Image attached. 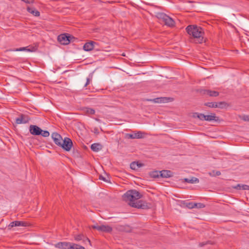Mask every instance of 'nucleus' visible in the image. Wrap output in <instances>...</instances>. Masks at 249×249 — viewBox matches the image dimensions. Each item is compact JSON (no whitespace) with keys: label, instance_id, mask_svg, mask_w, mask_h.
Masks as SVG:
<instances>
[{"label":"nucleus","instance_id":"obj_38","mask_svg":"<svg viewBox=\"0 0 249 249\" xmlns=\"http://www.w3.org/2000/svg\"><path fill=\"white\" fill-rule=\"evenodd\" d=\"M242 119L245 121L249 122V115H246L243 117Z\"/></svg>","mask_w":249,"mask_h":249},{"label":"nucleus","instance_id":"obj_28","mask_svg":"<svg viewBox=\"0 0 249 249\" xmlns=\"http://www.w3.org/2000/svg\"><path fill=\"white\" fill-rule=\"evenodd\" d=\"M217 106L216 107L220 108H223L226 107L227 106V104L225 102H216Z\"/></svg>","mask_w":249,"mask_h":249},{"label":"nucleus","instance_id":"obj_12","mask_svg":"<svg viewBox=\"0 0 249 249\" xmlns=\"http://www.w3.org/2000/svg\"><path fill=\"white\" fill-rule=\"evenodd\" d=\"M82 50L85 51L91 52L94 55L103 54L102 52L104 51L98 49H95V48H82Z\"/></svg>","mask_w":249,"mask_h":249},{"label":"nucleus","instance_id":"obj_18","mask_svg":"<svg viewBox=\"0 0 249 249\" xmlns=\"http://www.w3.org/2000/svg\"><path fill=\"white\" fill-rule=\"evenodd\" d=\"M73 45L77 46L82 45V47H94L95 45H99V44H98V43L96 42L91 40L89 41L84 44H74Z\"/></svg>","mask_w":249,"mask_h":249},{"label":"nucleus","instance_id":"obj_16","mask_svg":"<svg viewBox=\"0 0 249 249\" xmlns=\"http://www.w3.org/2000/svg\"><path fill=\"white\" fill-rule=\"evenodd\" d=\"M173 176V173L170 170H162L160 171V177L162 178H170Z\"/></svg>","mask_w":249,"mask_h":249},{"label":"nucleus","instance_id":"obj_37","mask_svg":"<svg viewBox=\"0 0 249 249\" xmlns=\"http://www.w3.org/2000/svg\"><path fill=\"white\" fill-rule=\"evenodd\" d=\"M91 79L89 77L87 78V82L84 85V87H86L90 83Z\"/></svg>","mask_w":249,"mask_h":249},{"label":"nucleus","instance_id":"obj_29","mask_svg":"<svg viewBox=\"0 0 249 249\" xmlns=\"http://www.w3.org/2000/svg\"><path fill=\"white\" fill-rule=\"evenodd\" d=\"M204 105L211 108H216L217 106L216 102H207L205 103Z\"/></svg>","mask_w":249,"mask_h":249},{"label":"nucleus","instance_id":"obj_6","mask_svg":"<svg viewBox=\"0 0 249 249\" xmlns=\"http://www.w3.org/2000/svg\"><path fill=\"white\" fill-rule=\"evenodd\" d=\"M91 228L98 231L106 233H110L112 231V228L108 225H92L91 226Z\"/></svg>","mask_w":249,"mask_h":249},{"label":"nucleus","instance_id":"obj_43","mask_svg":"<svg viewBox=\"0 0 249 249\" xmlns=\"http://www.w3.org/2000/svg\"><path fill=\"white\" fill-rule=\"evenodd\" d=\"M233 51H235V52H238V51L237 50H234Z\"/></svg>","mask_w":249,"mask_h":249},{"label":"nucleus","instance_id":"obj_22","mask_svg":"<svg viewBox=\"0 0 249 249\" xmlns=\"http://www.w3.org/2000/svg\"><path fill=\"white\" fill-rule=\"evenodd\" d=\"M234 189L237 190H249V186L245 184H238L235 186L233 187Z\"/></svg>","mask_w":249,"mask_h":249},{"label":"nucleus","instance_id":"obj_8","mask_svg":"<svg viewBox=\"0 0 249 249\" xmlns=\"http://www.w3.org/2000/svg\"><path fill=\"white\" fill-rule=\"evenodd\" d=\"M55 247L62 249H73L72 244L66 242H58L55 245Z\"/></svg>","mask_w":249,"mask_h":249},{"label":"nucleus","instance_id":"obj_19","mask_svg":"<svg viewBox=\"0 0 249 249\" xmlns=\"http://www.w3.org/2000/svg\"><path fill=\"white\" fill-rule=\"evenodd\" d=\"M27 10L29 13L32 14L36 17H38L40 15L39 12L36 10L34 7H28L27 8Z\"/></svg>","mask_w":249,"mask_h":249},{"label":"nucleus","instance_id":"obj_21","mask_svg":"<svg viewBox=\"0 0 249 249\" xmlns=\"http://www.w3.org/2000/svg\"><path fill=\"white\" fill-rule=\"evenodd\" d=\"M82 110L84 113L87 115H92L95 114V110L93 108L86 107L82 109Z\"/></svg>","mask_w":249,"mask_h":249},{"label":"nucleus","instance_id":"obj_1","mask_svg":"<svg viewBox=\"0 0 249 249\" xmlns=\"http://www.w3.org/2000/svg\"><path fill=\"white\" fill-rule=\"evenodd\" d=\"M142 197V195L136 190L127 191L123 196V199L129 201V204L134 208L145 209L148 208L147 203L142 200H138Z\"/></svg>","mask_w":249,"mask_h":249},{"label":"nucleus","instance_id":"obj_35","mask_svg":"<svg viewBox=\"0 0 249 249\" xmlns=\"http://www.w3.org/2000/svg\"><path fill=\"white\" fill-rule=\"evenodd\" d=\"M196 207L197 208H203L205 207V205L201 203H196Z\"/></svg>","mask_w":249,"mask_h":249},{"label":"nucleus","instance_id":"obj_41","mask_svg":"<svg viewBox=\"0 0 249 249\" xmlns=\"http://www.w3.org/2000/svg\"><path fill=\"white\" fill-rule=\"evenodd\" d=\"M22 0L27 3H32L34 1V0Z\"/></svg>","mask_w":249,"mask_h":249},{"label":"nucleus","instance_id":"obj_32","mask_svg":"<svg viewBox=\"0 0 249 249\" xmlns=\"http://www.w3.org/2000/svg\"><path fill=\"white\" fill-rule=\"evenodd\" d=\"M186 206L189 209H193L194 208H196V203L193 202L187 203Z\"/></svg>","mask_w":249,"mask_h":249},{"label":"nucleus","instance_id":"obj_40","mask_svg":"<svg viewBox=\"0 0 249 249\" xmlns=\"http://www.w3.org/2000/svg\"><path fill=\"white\" fill-rule=\"evenodd\" d=\"M93 132L97 134H99V131L98 128H97V127L94 128Z\"/></svg>","mask_w":249,"mask_h":249},{"label":"nucleus","instance_id":"obj_39","mask_svg":"<svg viewBox=\"0 0 249 249\" xmlns=\"http://www.w3.org/2000/svg\"><path fill=\"white\" fill-rule=\"evenodd\" d=\"M99 179H101V180H104V181H107V182L108 181V180H107L105 178H104V177L103 176H102V175H100V176H99Z\"/></svg>","mask_w":249,"mask_h":249},{"label":"nucleus","instance_id":"obj_10","mask_svg":"<svg viewBox=\"0 0 249 249\" xmlns=\"http://www.w3.org/2000/svg\"><path fill=\"white\" fill-rule=\"evenodd\" d=\"M30 118L28 115L20 114L19 117L16 119V123L17 124H26L28 123Z\"/></svg>","mask_w":249,"mask_h":249},{"label":"nucleus","instance_id":"obj_24","mask_svg":"<svg viewBox=\"0 0 249 249\" xmlns=\"http://www.w3.org/2000/svg\"><path fill=\"white\" fill-rule=\"evenodd\" d=\"M184 180L185 182L190 183H196L199 182V179L195 177H192L191 179L185 178Z\"/></svg>","mask_w":249,"mask_h":249},{"label":"nucleus","instance_id":"obj_4","mask_svg":"<svg viewBox=\"0 0 249 249\" xmlns=\"http://www.w3.org/2000/svg\"><path fill=\"white\" fill-rule=\"evenodd\" d=\"M157 17L161 19L164 23L165 25L169 27H173L175 26V22L174 20L168 15L163 13H159L157 14Z\"/></svg>","mask_w":249,"mask_h":249},{"label":"nucleus","instance_id":"obj_42","mask_svg":"<svg viewBox=\"0 0 249 249\" xmlns=\"http://www.w3.org/2000/svg\"><path fill=\"white\" fill-rule=\"evenodd\" d=\"M206 244V243L202 242V243H200V246L201 247H203V246H204Z\"/></svg>","mask_w":249,"mask_h":249},{"label":"nucleus","instance_id":"obj_14","mask_svg":"<svg viewBox=\"0 0 249 249\" xmlns=\"http://www.w3.org/2000/svg\"><path fill=\"white\" fill-rule=\"evenodd\" d=\"M28 226V223L24 222V221H15L12 222L10 223V224L9 225V227H18V226H20V227H26Z\"/></svg>","mask_w":249,"mask_h":249},{"label":"nucleus","instance_id":"obj_27","mask_svg":"<svg viewBox=\"0 0 249 249\" xmlns=\"http://www.w3.org/2000/svg\"><path fill=\"white\" fill-rule=\"evenodd\" d=\"M150 176L153 178H157L160 177V171H154L150 173Z\"/></svg>","mask_w":249,"mask_h":249},{"label":"nucleus","instance_id":"obj_7","mask_svg":"<svg viewBox=\"0 0 249 249\" xmlns=\"http://www.w3.org/2000/svg\"><path fill=\"white\" fill-rule=\"evenodd\" d=\"M146 100L154 103H165L172 101L173 99L170 97H158L153 99H147Z\"/></svg>","mask_w":249,"mask_h":249},{"label":"nucleus","instance_id":"obj_13","mask_svg":"<svg viewBox=\"0 0 249 249\" xmlns=\"http://www.w3.org/2000/svg\"><path fill=\"white\" fill-rule=\"evenodd\" d=\"M201 92L203 95L210 97H217L219 95V92L210 89H202Z\"/></svg>","mask_w":249,"mask_h":249},{"label":"nucleus","instance_id":"obj_30","mask_svg":"<svg viewBox=\"0 0 249 249\" xmlns=\"http://www.w3.org/2000/svg\"><path fill=\"white\" fill-rule=\"evenodd\" d=\"M205 116L204 114L202 113H195L194 115V117H197L198 119H199L201 121H204L205 119Z\"/></svg>","mask_w":249,"mask_h":249},{"label":"nucleus","instance_id":"obj_20","mask_svg":"<svg viewBox=\"0 0 249 249\" xmlns=\"http://www.w3.org/2000/svg\"><path fill=\"white\" fill-rule=\"evenodd\" d=\"M91 149L94 152H98L102 149V145L98 143H94L91 145Z\"/></svg>","mask_w":249,"mask_h":249},{"label":"nucleus","instance_id":"obj_17","mask_svg":"<svg viewBox=\"0 0 249 249\" xmlns=\"http://www.w3.org/2000/svg\"><path fill=\"white\" fill-rule=\"evenodd\" d=\"M74 239L77 241L83 240L84 242H88L89 244H90V240L87 237H84V235L82 234L75 235Z\"/></svg>","mask_w":249,"mask_h":249},{"label":"nucleus","instance_id":"obj_25","mask_svg":"<svg viewBox=\"0 0 249 249\" xmlns=\"http://www.w3.org/2000/svg\"><path fill=\"white\" fill-rule=\"evenodd\" d=\"M130 168L133 170H137L141 166V164H139L138 162H132L130 165Z\"/></svg>","mask_w":249,"mask_h":249},{"label":"nucleus","instance_id":"obj_3","mask_svg":"<svg viewBox=\"0 0 249 249\" xmlns=\"http://www.w3.org/2000/svg\"><path fill=\"white\" fill-rule=\"evenodd\" d=\"M57 40L62 45H68L70 43H77L80 42L78 38L74 37L72 35L64 33L59 35Z\"/></svg>","mask_w":249,"mask_h":249},{"label":"nucleus","instance_id":"obj_33","mask_svg":"<svg viewBox=\"0 0 249 249\" xmlns=\"http://www.w3.org/2000/svg\"><path fill=\"white\" fill-rule=\"evenodd\" d=\"M40 135H41V136H42L44 137H48L50 135V133L49 131H48L47 130H42V131L41 132V134H40Z\"/></svg>","mask_w":249,"mask_h":249},{"label":"nucleus","instance_id":"obj_15","mask_svg":"<svg viewBox=\"0 0 249 249\" xmlns=\"http://www.w3.org/2000/svg\"><path fill=\"white\" fill-rule=\"evenodd\" d=\"M37 48H17L16 49H10L7 51H25L27 52H35L36 51Z\"/></svg>","mask_w":249,"mask_h":249},{"label":"nucleus","instance_id":"obj_26","mask_svg":"<svg viewBox=\"0 0 249 249\" xmlns=\"http://www.w3.org/2000/svg\"><path fill=\"white\" fill-rule=\"evenodd\" d=\"M144 133L141 131H137L133 133L134 139H140L143 138V134Z\"/></svg>","mask_w":249,"mask_h":249},{"label":"nucleus","instance_id":"obj_2","mask_svg":"<svg viewBox=\"0 0 249 249\" xmlns=\"http://www.w3.org/2000/svg\"><path fill=\"white\" fill-rule=\"evenodd\" d=\"M187 33L191 36V41L195 43L206 44L207 39L204 38V33L202 28L196 25H189L186 28Z\"/></svg>","mask_w":249,"mask_h":249},{"label":"nucleus","instance_id":"obj_9","mask_svg":"<svg viewBox=\"0 0 249 249\" xmlns=\"http://www.w3.org/2000/svg\"><path fill=\"white\" fill-rule=\"evenodd\" d=\"M29 131L30 133L33 135H40V134H41L42 130L37 125H30Z\"/></svg>","mask_w":249,"mask_h":249},{"label":"nucleus","instance_id":"obj_34","mask_svg":"<svg viewBox=\"0 0 249 249\" xmlns=\"http://www.w3.org/2000/svg\"><path fill=\"white\" fill-rule=\"evenodd\" d=\"M72 246L73 249H86L84 247L75 244H72Z\"/></svg>","mask_w":249,"mask_h":249},{"label":"nucleus","instance_id":"obj_23","mask_svg":"<svg viewBox=\"0 0 249 249\" xmlns=\"http://www.w3.org/2000/svg\"><path fill=\"white\" fill-rule=\"evenodd\" d=\"M216 118L217 117L215 116V114L214 113L212 114L211 115H205L204 120L207 121H212L213 120L216 121L217 119H216Z\"/></svg>","mask_w":249,"mask_h":249},{"label":"nucleus","instance_id":"obj_36","mask_svg":"<svg viewBox=\"0 0 249 249\" xmlns=\"http://www.w3.org/2000/svg\"><path fill=\"white\" fill-rule=\"evenodd\" d=\"M126 137L128 139H134L133 134H126Z\"/></svg>","mask_w":249,"mask_h":249},{"label":"nucleus","instance_id":"obj_31","mask_svg":"<svg viewBox=\"0 0 249 249\" xmlns=\"http://www.w3.org/2000/svg\"><path fill=\"white\" fill-rule=\"evenodd\" d=\"M209 174L212 177H216L218 176L221 175V173L219 171H214L213 170L210 172H209Z\"/></svg>","mask_w":249,"mask_h":249},{"label":"nucleus","instance_id":"obj_11","mask_svg":"<svg viewBox=\"0 0 249 249\" xmlns=\"http://www.w3.org/2000/svg\"><path fill=\"white\" fill-rule=\"evenodd\" d=\"M52 138L55 144L59 146L61 145L63 139L60 134L56 132L53 133Z\"/></svg>","mask_w":249,"mask_h":249},{"label":"nucleus","instance_id":"obj_5","mask_svg":"<svg viewBox=\"0 0 249 249\" xmlns=\"http://www.w3.org/2000/svg\"><path fill=\"white\" fill-rule=\"evenodd\" d=\"M73 143L71 140L69 138L65 137L63 139L60 147H62L66 151H70L72 146Z\"/></svg>","mask_w":249,"mask_h":249}]
</instances>
